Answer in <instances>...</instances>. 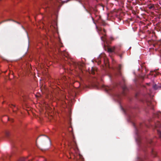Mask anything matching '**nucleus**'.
I'll return each mask as SVG.
<instances>
[{
    "label": "nucleus",
    "mask_w": 161,
    "mask_h": 161,
    "mask_svg": "<svg viewBox=\"0 0 161 161\" xmlns=\"http://www.w3.org/2000/svg\"><path fill=\"white\" fill-rule=\"evenodd\" d=\"M106 23L104 21H103L102 22V25H103V26H105L106 25Z\"/></svg>",
    "instance_id": "obj_14"
},
{
    "label": "nucleus",
    "mask_w": 161,
    "mask_h": 161,
    "mask_svg": "<svg viewBox=\"0 0 161 161\" xmlns=\"http://www.w3.org/2000/svg\"><path fill=\"white\" fill-rule=\"evenodd\" d=\"M10 20H12L13 21V20H11V19H7V20H3V21H2V22H0V24H2V23L3 22H6V21H10ZM13 21H14V20H13Z\"/></svg>",
    "instance_id": "obj_13"
},
{
    "label": "nucleus",
    "mask_w": 161,
    "mask_h": 161,
    "mask_svg": "<svg viewBox=\"0 0 161 161\" xmlns=\"http://www.w3.org/2000/svg\"><path fill=\"white\" fill-rule=\"evenodd\" d=\"M108 89H107V88H106V91H107V92H108L109 91V90H110V89L109 88H108Z\"/></svg>",
    "instance_id": "obj_20"
},
{
    "label": "nucleus",
    "mask_w": 161,
    "mask_h": 161,
    "mask_svg": "<svg viewBox=\"0 0 161 161\" xmlns=\"http://www.w3.org/2000/svg\"><path fill=\"white\" fill-rule=\"evenodd\" d=\"M6 136L8 137L9 135V132H6L5 134Z\"/></svg>",
    "instance_id": "obj_15"
},
{
    "label": "nucleus",
    "mask_w": 161,
    "mask_h": 161,
    "mask_svg": "<svg viewBox=\"0 0 161 161\" xmlns=\"http://www.w3.org/2000/svg\"><path fill=\"white\" fill-rule=\"evenodd\" d=\"M153 87L155 90H157L158 89L159 86H158L156 84H154L153 85Z\"/></svg>",
    "instance_id": "obj_9"
},
{
    "label": "nucleus",
    "mask_w": 161,
    "mask_h": 161,
    "mask_svg": "<svg viewBox=\"0 0 161 161\" xmlns=\"http://www.w3.org/2000/svg\"><path fill=\"white\" fill-rule=\"evenodd\" d=\"M12 109H13V107H16V106L12 104L11 106L10 107Z\"/></svg>",
    "instance_id": "obj_17"
},
{
    "label": "nucleus",
    "mask_w": 161,
    "mask_h": 161,
    "mask_svg": "<svg viewBox=\"0 0 161 161\" xmlns=\"http://www.w3.org/2000/svg\"><path fill=\"white\" fill-rule=\"evenodd\" d=\"M160 130L157 129V131L158 132V134H159V137L161 138V131H160Z\"/></svg>",
    "instance_id": "obj_12"
},
{
    "label": "nucleus",
    "mask_w": 161,
    "mask_h": 161,
    "mask_svg": "<svg viewBox=\"0 0 161 161\" xmlns=\"http://www.w3.org/2000/svg\"><path fill=\"white\" fill-rule=\"evenodd\" d=\"M19 161H27V158H21Z\"/></svg>",
    "instance_id": "obj_10"
},
{
    "label": "nucleus",
    "mask_w": 161,
    "mask_h": 161,
    "mask_svg": "<svg viewBox=\"0 0 161 161\" xmlns=\"http://www.w3.org/2000/svg\"><path fill=\"white\" fill-rule=\"evenodd\" d=\"M78 158H79V160L80 161H84V159L83 158L82 156L80 154H79L78 156V157H77L76 159H77Z\"/></svg>",
    "instance_id": "obj_7"
},
{
    "label": "nucleus",
    "mask_w": 161,
    "mask_h": 161,
    "mask_svg": "<svg viewBox=\"0 0 161 161\" xmlns=\"http://www.w3.org/2000/svg\"><path fill=\"white\" fill-rule=\"evenodd\" d=\"M119 55L121 58H122V54H120Z\"/></svg>",
    "instance_id": "obj_19"
},
{
    "label": "nucleus",
    "mask_w": 161,
    "mask_h": 161,
    "mask_svg": "<svg viewBox=\"0 0 161 161\" xmlns=\"http://www.w3.org/2000/svg\"><path fill=\"white\" fill-rule=\"evenodd\" d=\"M154 7V6L153 5H151L149 7V8L150 9H152Z\"/></svg>",
    "instance_id": "obj_16"
},
{
    "label": "nucleus",
    "mask_w": 161,
    "mask_h": 161,
    "mask_svg": "<svg viewBox=\"0 0 161 161\" xmlns=\"http://www.w3.org/2000/svg\"><path fill=\"white\" fill-rule=\"evenodd\" d=\"M13 111L14 112L15 111H14V110H13Z\"/></svg>",
    "instance_id": "obj_24"
},
{
    "label": "nucleus",
    "mask_w": 161,
    "mask_h": 161,
    "mask_svg": "<svg viewBox=\"0 0 161 161\" xmlns=\"http://www.w3.org/2000/svg\"><path fill=\"white\" fill-rule=\"evenodd\" d=\"M121 65H119V66L118 69V73L117 74V75L118 76H121Z\"/></svg>",
    "instance_id": "obj_6"
},
{
    "label": "nucleus",
    "mask_w": 161,
    "mask_h": 161,
    "mask_svg": "<svg viewBox=\"0 0 161 161\" xmlns=\"http://www.w3.org/2000/svg\"><path fill=\"white\" fill-rule=\"evenodd\" d=\"M133 126H134V128L135 129L136 133L137 135H138L140 127H141L142 124H140V126L139 127H136L135 124L134 123H133Z\"/></svg>",
    "instance_id": "obj_3"
},
{
    "label": "nucleus",
    "mask_w": 161,
    "mask_h": 161,
    "mask_svg": "<svg viewBox=\"0 0 161 161\" xmlns=\"http://www.w3.org/2000/svg\"><path fill=\"white\" fill-rule=\"evenodd\" d=\"M92 19L93 20V18L92 17Z\"/></svg>",
    "instance_id": "obj_25"
},
{
    "label": "nucleus",
    "mask_w": 161,
    "mask_h": 161,
    "mask_svg": "<svg viewBox=\"0 0 161 161\" xmlns=\"http://www.w3.org/2000/svg\"><path fill=\"white\" fill-rule=\"evenodd\" d=\"M96 28L97 29L99 33L101 34L103 36L101 37V40L103 42H105L106 40V39L105 37L106 36V30L104 29H103L101 27H98L97 26H96Z\"/></svg>",
    "instance_id": "obj_2"
},
{
    "label": "nucleus",
    "mask_w": 161,
    "mask_h": 161,
    "mask_svg": "<svg viewBox=\"0 0 161 161\" xmlns=\"http://www.w3.org/2000/svg\"><path fill=\"white\" fill-rule=\"evenodd\" d=\"M152 154L153 157H155L156 155V153L153 150H152Z\"/></svg>",
    "instance_id": "obj_8"
},
{
    "label": "nucleus",
    "mask_w": 161,
    "mask_h": 161,
    "mask_svg": "<svg viewBox=\"0 0 161 161\" xmlns=\"http://www.w3.org/2000/svg\"><path fill=\"white\" fill-rule=\"evenodd\" d=\"M155 128L157 129H158L159 130H161V124L159 122H157L155 124Z\"/></svg>",
    "instance_id": "obj_5"
},
{
    "label": "nucleus",
    "mask_w": 161,
    "mask_h": 161,
    "mask_svg": "<svg viewBox=\"0 0 161 161\" xmlns=\"http://www.w3.org/2000/svg\"><path fill=\"white\" fill-rule=\"evenodd\" d=\"M108 52L110 53H112L114 52L115 49H117V47L115 46L111 48L108 47L107 48Z\"/></svg>",
    "instance_id": "obj_4"
},
{
    "label": "nucleus",
    "mask_w": 161,
    "mask_h": 161,
    "mask_svg": "<svg viewBox=\"0 0 161 161\" xmlns=\"http://www.w3.org/2000/svg\"><path fill=\"white\" fill-rule=\"evenodd\" d=\"M1 0H0V1H1Z\"/></svg>",
    "instance_id": "obj_26"
},
{
    "label": "nucleus",
    "mask_w": 161,
    "mask_h": 161,
    "mask_svg": "<svg viewBox=\"0 0 161 161\" xmlns=\"http://www.w3.org/2000/svg\"><path fill=\"white\" fill-rule=\"evenodd\" d=\"M70 146L71 148L69 151V153L70 155V158H72L73 156L74 158H75V155L74 154V153L77 154L79 152V149L74 138L72 142L70 143Z\"/></svg>",
    "instance_id": "obj_1"
},
{
    "label": "nucleus",
    "mask_w": 161,
    "mask_h": 161,
    "mask_svg": "<svg viewBox=\"0 0 161 161\" xmlns=\"http://www.w3.org/2000/svg\"><path fill=\"white\" fill-rule=\"evenodd\" d=\"M147 85H148L149 86V85H150V83H147Z\"/></svg>",
    "instance_id": "obj_22"
},
{
    "label": "nucleus",
    "mask_w": 161,
    "mask_h": 161,
    "mask_svg": "<svg viewBox=\"0 0 161 161\" xmlns=\"http://www.w3.org/2000/svg\"><path fill=\"white\" fill-rule=\"evenodd\" d=\"M161 114V113L160 112H159V113H158V114L157 116H157L158 117V114Z\"/></svg>",
    "instance_id": "obj_21"
},
{
    "label": "nucleus",
    "mask_w": 161,
    "mask_h": 161,
    "mask_svg": "<svg viewBox=\"0 0 161 161\" xmlns=\"http://www.w3.org/2000/svg\"><path fill=\"white\" fill-rule=\"evenodd\" d=\"M92 73L93 74L94 73L93 72H92Z\"/></svg>",
    "instance_id": "obj_23"
},
{
    "label": "nucleus",
    "mask_w": 161,
    "mask_h": 161,
    "mask_svg": "<svg viewBox=\"0 0 161 161\" xmlns=\"http://www.w3.org/2000/svg\"><path fill=\"white\" fill-rule=\"evenodd\" d=\"M152 140H150L148 142V143L149 144H151V143H152Z\"/></svg>",
    "instance_id": "obj_18"
},
{
    "label": "nucleus",
    "mask_w": 161,
    "mask_h": 161,
    "mask_svg": "<svg viewBox=\"0 0 161 161\" xmlns=\"http://www.w3.org/2000/svg\"><path fill=\"white\" fill-rule=\"evenodd\" d=\"M147 105L149 106H150V107L151 108L153 109V107L152 106V103H151V102H149L147 103Z\"/></svg>",
    "instance_id": "obj_11"
}]
</instances>
